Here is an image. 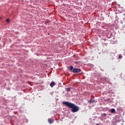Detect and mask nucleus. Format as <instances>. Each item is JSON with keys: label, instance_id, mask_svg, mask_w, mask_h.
I'll list each match as a JSON object with an SVG mask.
<instances>
[{"label": "nucleus", "instance_id": "f257e3e1", "mask_svg": "<svg viewBox=\"0 0 125 125\" xmlns=\"http://www.w3.org/2000/svg\"><path fill=\"white\" fill-rule=\"evenodd\" d=\"M62 104L67 106L68 108H70L72 113H77V112H78L79 110H80V107H79V106L72 103H70L69 102H63Z\"/></svg>", "mask_w": 125, "mask_h": 125}, {"label": "nucleus", "instance_id": "f03ea898", "mask_svg": "<svg viewBox=\"0 0 125 125\" xmlns=\"http://www.w3.org/2000/svg\"><path fill=\"white\" fill-rule=\"evenodd\" d=\"M68 69L69 70V71H71L72 73H80V72L82 71L80 68H74V67L73 66H71L68 67Z\"/></svg>", "mask_w": 125, "mask_h": 125}, {"label": "nucleus", "instance_id": "7ed1b4c3", "mask_svg": "<svg viewBox=\"0 0 125 125\" xmlns=\"http://www.w3.org/2000/svg\"><path fill=\"white\" fill-rule=\"evenodd\" d=\"M56 83L55 82H52L50 83V85L51 87H53V86H54V85H55Z\"/></svg>", "mask_w": 125, "mask_h": 125}, {"label": "nucleus", "instance_id": "20e7f679", "mask_svg": "<svg viewBox=\"0 0 125 125\" xmlns=\"http://www.w3.org/2000/svg\"><path fill=\"white\" fill-rule=\"evenodd\" d=\"M95 102V100H93L92 98H91L90 100L89 101V103H94Z\"/></svg>", "mask_w": 125, "mask_h": 125}, {"label": "nucleus", "instance_id": "39448f33", "mask_svg": "<svg viewBox=\"0 0 125 125\" xmlns=\"http://www.w3.org/2000/svg\"><path fill=\"white\" fill-rule=\"evenodd\" d=\"M48 122L50 124H53V123L54 122V121L53 120L50 119H48Z\"/></svg>", "mask_w": 125, "mask_h": 125}, {"label": "nucleus", "instance_id": "423d86ee", "mask_svg": "<svg viewBox=\"0 0 125 125\" xmlns=\"http://www.w3.org/2000/svg\"><path fill=\"white\" fill-rule=\"evenodd\" d=\"M111 113H115L116 112V110L115 108H112L111 110Z\"/></svg>", "mask_w": 125, "mask_h": 125}, {"label": "nucleus", "instance_id": "0eeeda50", "mask_svg": "<svg viewBox=\"0 0 125 125\" xmlns=\"http://www.w3.org/2000/svg\"><path fill=\"white\" fill-rule=\"evenodd\" d=\"M102 116H103V117H106L107 114H106V113L102 114Z\"/></svg>", "mask_w": 125, "mask_h": 125}, {"label": "nucleus", "instance_id": "6e6552de", "mask_svg": "<svg viewBox=\"0 0 125 125\" xmlns=\"http://www.w3.org/2000/svg\"><path fill=\"white\" fill-rule=\"evenodd\" d=\"M122 57H123V56H122V55L119 56V59H121Z\"/></svg>", "mask_w": 125, "mask_h": 125}, {"label": "nucleus", "instance_id": "1a4fd4ad", "mask_svg": "<svg viewBox=\"0 0 125 125\" xmlns=\"http://www.w3.org/2000/svg\"><path fill=\"white\" fill-rule=\"evenodd\" d=\"M70 90H71V89H70V88H67L66 89V91H70Z\"/></svg>", "mask_w": 125, "mask_h": 125}, {"label": "nucleus", "instance_id": "9d476101", "mask_svg": "<svg viewBox=\"0 0 125 125\" xmlns=\"http://www.w3.org/2000/svg\"><path fill=\"white\" fill-rule=\"evenodd\" d=\"M6 21L7 23H9V19H7Z\"/></svg>", "mask_w": 125, "mask_h": 125}, {"label": "nucleus", "instance_id": "9b49d317", "mask_svg": "<svg viewBox=\"0 0 125 125\" xmlns=\"http://www.w3.org/2000/svg\"><path fill=\"white\" fill-rule=\"evenodd\" d=\"M46 23H49V21H46Z\"/></svg>", "mask_w": 125, "mask_h": 125}, {"label": "nucleus", "instance_id": "f8f14e48", "mask_svg": "<svg viewBox=\"0 0 125 125\" xmlns=\"http://www.w3.org/2000/svg\"><path fill=\"white\" fill-rule=\"evenodd\" d=\"M96 125H99V124H97Z\"/></svg>", "mask_w": 125, "mask_h": 125}, {"label": "nucleus", "instance_id": "ddd939ff", "mask_svg": "<svg viewBox=\"0 0 125 125\" xmlns=\"http://www.w3.org/2000/svg\"><path fill=\"white\" fill-rule=\"evenodd\" d=\"M0 19H1V18L0 17Z\"/></svg>", "mask_w": 125, "mask_h": 125}]
</instances>
